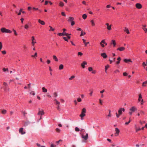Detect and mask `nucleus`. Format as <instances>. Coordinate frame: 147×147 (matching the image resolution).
Segmentation results:
<instances>
[{"label": "nucleus", "mask_w": 147, "mask_h": 147, "mask_svg": "<svg viewBox=\"0 0 147 147\" xmlns=\"http://www.w3.org/2000/svg\"><path fill=\"white\" fill-rule=\"evenodd\" d=\"M125 110V109L123 108H120L118 111V113H117V112L115 113L116 117L117 118L119 117L122 114V112H124Z\"/></svg>", "instance_id": "obj_1"}, {"label": "nucleus", "mask_w": 147, "mask_h": 147, "mask_svg": "<svg viewBox=\"0 0 147 147\" xmlns=\"http://www.w3.org/2000/svg\"><path fill=\"white\" fill-rule=\"evenodd\" d=\"M1 31L3 33H11V31L9 29H6L5 28H2L1 29Z\"/></svg>", "instance_id": "obj_2"}, {"label": "nucleus", "mask_w": 147, "mask_h": 147, "mask_svg": "<svg viewBox=\"0 0 147 147\" xmlns=\"http://www.w3.org/2000/svg\"><path fill=\"white\" fill-rule=\"evenodd\" d=\"M138 100L139 102H140V104L141 105H143L144 103V100L142 98V97L141 94H140L138 95Z\"/></svg>", "instance_id": "obj_3"}, {"label": "nucleus", "mask_w": 147, "mask_h": 147, "mask_svg": "<svg viewBox=\"0 0 147 147\" xmlns=\"http://www.w3.org/2000/svg\"><path fill=\"white\" fill-rule=\"evenodd\" d=\"M3 85L4 86L3 88L5 91L7 92L9 91V88L7 84L5 82H3Z\"/></svg>", "instance_id": "obj_4"}, {"label": "nucleus", "mask_w": 147, "mask_h": 147, "mask_svg": "<svg viewBox=\"0 0 147 147\" xmlns=\"http://www.w3.org/2000/svg\"><path fill=\"white\" fill-rule=\"evenodd\" d=\"M45 113L44 111L42 110H40V108L38 109V115H40L42 116Z\"/></svg>", "instance_id": "obj_5"}, {"label": "nucleus", "mask_w": 147, "mask_h": 147, "mask_svg": "<svg viewBox=\"0 0 147 147\" xmlns=\"http://www.w3.org/2000/svg\"><path fill=\"white\" fill-rule=\"evenodd\" d=\"M24 128L22 127L20 128L19 129V132L21 135H24L26 134V132L23 131Z\"/></svg>", "instance_id": "obj_6"}, {"label": "nucleus", "mask_w": 147, "mask_h": 147, "mask_svg": "<svg viewBox=\"0 0 147 147\" xmlns=\"http://www.w3.org/2000/svg\"><path fill=\"white\" fill-rule=\"evenodd\" d=\"M82 138L83 139H84L85 140H86L88 138V134L86 133V136H84L83 134L82 135Z\"/></svg>", "instance_id": "obj_7"}, {"label": "nucleus", "mask_w": 147, "mask_h": 147, "mask_svg": "<svg viewBox=\"0 0 147 147\" xmlns=\"http://www.w3.org/2000/svg\"><path fill=\"white\" fill-rule=\"evenodd\" d=\"M115 131L116 133L115 134V135L116 136H117L119 135V133L120 132V131L117 128H116L115 129Z\"/></svg>", "instance_id": "obj_8"}, {"label": "nucleus", "mask_w": 147, "mask_h": 147, "mask_svg": "<svg viewBox=\"0 0 147 147\" xmlns=\"http://www.w3.org/2000/svg\"><path fill=\"white\" fill-rule=\"evenodd\" d=\"M32 43L33 46H34V44L35 43H36V41H34L35 40L34 38V37L33 36L32 37Z\"/></svg>", "instance_id": "obj_9"}, {"label": "nucleus", "mask_w": 147, "mask_h": 147, "mask_svg": "<svg viewBox=\"0 0 147 147\" xmlns=\"http://www.w3.org/2000/svg\"><path fill=\"white\" fill-rule=\"evenodd\" d=\"M137 110V108L135 107H132L129 109L130 111H131L132 113L134 112L135 111H136Z\"/></svg>", "instance_id": "obj_10"}, {"label": "nucleus", "mask_w": 147, "mask_h": 147, "mask_svg": "<svg viewBox=\"0 0 147 147\" xmlns=\"http://www.w3.org/2000/svg\"><path fill=\"white\" fill-rule=\"evenodd\" d=\"M136 7L138 9H141L142 7V5L139 3H137L136 4Z\"/></svg>", "instance_id": "obj_11"}, {"label": "nucleus", "mask_w": 147, "mask_h": 147, "mask_svg": "<svg viewBox=\"0 0 147 147\" xmlns=\"http://www.w3.org/2000/svg\"><path fill=\"white\" fill-rule=\"evenodd\" d=\"M55 103L56 105H60V102L58 101L56 99H55L54 100Z\"/></svg>", "instance_id": "obj_12"}, {"label": "nucleus", "mask_w": 147, "mask_h": 147, "mask_svg": "<svg viewBox=\"0 0 147 147\" xmlns=\"http://www.w3.org/2000/svg\"><path fill=\"white\" fill-rule=\"evenodd\" d=\"M100 55L104 59H106L107 57V56L105 53H101Z\"/></svg>", "instance_id": "obj_13"}, {"label": "nucleus", "mask_w": 147, "mask_h": 147, "mask_svg": "<svg viewBox=\"0 0 147 147\" xmlns=\"http://www.w3.org/2000/svg\"><path fill=\"white\" fill-rule=\"evenodd\" d=\"M87 64V63L85 61H83L81 64V66L83 68H85V65Z\"/></svg>", "instance_id": "obj_14"}, {"label": "nucleus", "mask_w": 147, "mask_h": 147, "mask_svg": "<svg viewBox=\"0 0 147 147\" xmlns=\"http://www.w3.org/2000/svg\"><path fill=\"white\" fill-rule=\"evenodd\" d=\"M109 114L107 115V116L106 117V118L107 119H108L109 117H111L112 116V115H111V110H109Z\"/></svg>", "instance_id": "obj_15"}, {"label": "nucleus", "mask_w": 147, "mask_h": 147, "mask_svg": "<svg viewBox=\"0 0 147 147\" xmlns=\"http://www.w3.org/2000/svg\"><path fill=\"white\" fill-rule=\"evenodd\" d=\"M125 47H122L118 48V49H117V50H119V51H121L124 50H125Z\"/></svg>", "instance_id": "obj_16"}, {"label": "nucleus", "mask_w": 147, "mask_h": 147, "mask_svg": "<svg viewBox=\"0 0 147 147\" xmlns=\"http://www.w3.org/2000/svg\"><path fill=\"white\" fill-rule=\"evenodd\" d=\"M124 32H126L127 34H129L130 33L128 29L126 27L124 28Z\"/></svg>", "instance_id": "obj_17"}, {"label": "nucleus", "mask_w": 147, "mask_h": 147, "mask_svg": "<svg viewBox=\"0 0 147 147\" xmlns=\"http://www.w3.org/2000/svg\"><path fill=\"white\" fill-rule=\"evenodd\" d=\"M38 22L40 24L42 25H44L45 24V22L42 20H41L40 19L38 20Z\"/></svg>", "instance_id": "obj_18"}, {"label": "nucleus", "mask_w": 147, "mask_h": 147, "mask_svg": "<svg viewBox=\"0 0 147 147\" xmlns=\"http://www.w3.org/2000/svg\"><path fill=\"white\" fill-rule=\"evenodd\" d=\"M124 61L126 63H127L128 62H132V61L130 59H124Z\"/></svg>", "instance_id": "obj_19"}, {"label": "nucleus", "mask_w": 147, "mask_h": 147, "mask_svg": "<svg viewBox=\"0 0 147 147\" xmlns=\"http://www.w3.org/2000/svg\"><path fill=\"white\" fill-rule=\"evenodd\" d=\"M74 18L73 17H69V19L68 20V22H72L73 21Z\"/></svg>", "instance_id": "obj_20"}, {"label": "nucleus", "mask_w": 147, "mask_h": 147, "mask_svg": "<svg viewBox=\"0 0 147 147\" xmlns=\"http://www.w3.org/2000/svg\"><path fill=\"white\" fill-rule=\"evenodd\" d=\"M85 116V114L82 113H81V114L80 115V116L81 117V119L83 120V118Z\"/></svg>", "instance_id": "obj_21"}, {"label": "nucleus", "mask_w": 147, "mask_h": 147, "mask_svg": "<svg viewBox=\"0 0 147 147\" xmlns=\"http://www.w3.org/2000/svg\"><path fill=\"white\" fill-rule=\"evenodd\" d=\"M53 59L56 61H58V59L57 58V57L55 55H53Z\"/></svg>", "instance_id": "obj_22"}, {"label": "nucleus", "mask_w": 147, "mask_h": 147, "mask_svg": "<svg viewBox=\"0 0 147 147\" xmlns=\"http://www.w3.org/2000/svg\"><path fill=\"white\" fill-rule=\"evenodd\" d=\"M90 22L91 23L92 26H95V23H94L93 20H91L90 21Z\"/></svg>", "instance_id": "obj_23"}, {"label": "nucleus", "mask_w": 147, "mask_h": 147, "mask_svg": "<svg viewBox=\"0 0 147 147\" xmlns=\"http://www.w3.org/2000/svg\"><path fill=\"white\" fill-rule=\"evenodd\" d=\"M42 92H47V89L44 87H43L42 88Z\"/></svg>", "instance_id": "obj_24"}, {"label": "nucleus", "mask_w": 147, "mask_h": 147, "mask_svg": "<svg viewBox=\"0 0 147 147\" xmlns=\"http://www.w3.org/2000/svg\"><path fill=\"white\" fill-rule=\"evenodd\" d=\"M111 44H113L114 47H115L116 45L115 41V40H112L111 41Z\"/></svg>", "instance_id": "obj_25"}, {"label": "nucleus", "mask_w": 147, "mask_h": 147, "mask_svg": "<svg viewBox=\"0 0 147 147\" xmlns=\"http://www.w3.org/2000/svg\"><path fill=\"white\" fill-rule=\"evenodd\" d=\"M63 68V65L62 64H61L59 65V70L62 69Z\"/></svg>", "instance_id": "obj_26"}, {"label": "nucleus", "mask_w": 147, "mask_h": 147, "mask_svg": "<svg viewBox=\"0 0 147 147\" xmlns=\"http://www.w3.org/2000/svg\"><path fill=\"white\" fill-rule=\"evenodd\" d=\"M86 34V33L83 31V30L81 31L80 36H82Z\"/></svg>", "instance_id": "obj_27"}, {"label": "nucleus", "mask_w": 147, "mask_h": 147, "mask_svg": "<svg viewBox=\"0 0 147 147\" xmlns=\"http://www.w3.org/2000/svg\"><path fill=\"white\" fill-rule=\"evenodd\" d=\"M86 112V110L85 108H83L82 110V113L85 114Z\"/></svg>", "instance_id": "obj_28"}, {"label": "nucleus", "mask_w": 147, "mask_h": 147, "mask_svg": "<svg viewBox=\"0 0 147 147\" xmlns=\"http://www.w3.org/2000/svg\"><path fill=\"white\" fill-rule=\"evenodd\" d=\"M59 5L60 7H63L64 5V4L62 2L60 1L59 4Z\"/></svg>", "instance_id": "obj_29"}, {"label": "nucleus", "mask_w": 147, "mask_h": 147, "mask_svg": "<svg viewBox=\"0 0 147 147\" xmlns=\"http://www.w3.org/2000/svg\"><path fill=\"white\" fill-rule=\"evenodd\" d=\"M109 66L108 65H107L105 66V70L106 73H107V69L109 67Z\"/></svg>", "instance_id": "obj_30"}, {"label": "nucleus", "mask_w": 147, "mask_h": 147, "mask_svg": "<svg viewBox=\"0 0 147 147\" xmlns=\"http://www.w3.org/2000/svg\"><path fill=\"white\" fill-rule=\"evenodd\" d=\"M62 34H62L63 36H67V35H71V34H68L67 33H66L65 32H63L62 33Z\"/></svg>", "instance_id": "obj_31"}, {"label": "nucleus", "mask_w": 147, "mask_h": 147, "mask_svg": "<svg viewBox=\"0 0 147 147\" xmlns=\"http://www.w3.org/2000/svg\"><path fill=\"white\" fill-rule=\"evenodd\" d=\"M53 96L54 97H56L58 96L57 93L56 92H54L53 93Z\"/></svg>", "instance_id": "obj_32"}, {"label": "nucleus", "mask_w": 147, "mask_h": 147, "mask_svg": "<svg viewBox=\"0 0 147 147\" xmlns=\"http://www.w3.org/2000/svg\"><path fill=\"white\" fill-rule=\"evenodd\" d=\"M6 112H7L6 110H5V109L2 110L1 111L2 113L4 114H5L6 113Z\"/></svg>", "instance_id": "obj_33"}, {"label": "nucleus", "mask_w": 147, "mask_h": 147, "mask_svg": "<svg viewBox=\"0 0 147 147\" xmlns=\"http://www.w3.org/2000/svg\"><path fill=\"white\" fill-rule=\"evenodd\" d=\"M111 25L107 27V28L108 30H111Z\"/></svg>", "instance_id": "obj_34"}, {"label": "nucleus", "mask_w": 147, "mask_h": 147, "mask_svg": "<svg viewBox=\"0 0 147 147\" xmlns=\"http://www.w3.org/2000/svg\"><path fill=\"white\" fill-rule=\"evenodd\" d=\"M87 16L86 14H84L82 15V18L84 19H85L87 18Z\"/></svg>", "instance_id": "obj_35"}, {"label": "nucleus", "mask_w": 147, "mask_h": 147, "mask_svg": "<svg viewBox=\"0 0 147 147\" xmlns=\"http://www.w3.org/2000/svg\"><path fill=\"white\" fill-rule=\"evenodd\" d=\"M13 31L14 32V35H15V36H17L18 34L17 33L16 30H15L14 29H13Z\"/></svg>", "instance_id": "obj_36"}, {"label": "nucleus", "mask_w": 147, "mask_h": 147, "mask_svg": "<svg viewBox=\"0 0 147 147\" xmlns=\"http://www.w3.org/2000/svg\"><path fill=\"white\" fill-rule=\"evenodd\" d=\"M37 53H35V54L34 55H32L31 56V57H37Z\"/></svg>", "instance_id": "obj_37"}, {"label": "nucleus", "mask_w": 147, "mask_h": 147, "mask_svg": "<svg viewBox=\"0 0 147 147\" xmlns=\"http://www.w3.org/2000/svg\"><path fill=\"white\" fill-rule=\"evenodd\" d=\"M29 27V25L28 24H26L24 26V28L26 29H28Z\"/></svg>", "instance_id": "obj_38"}, {"label": "nucleus", "mask_w": 147, "mask_h": 147, "mask_svg": "<svg viewBox=\"0 0 147 147\" xmlns=\"http://www.w3.org/2000/svg\"><path fill=\"white\" fill-rule=\"evenodd\" d=\"M49 27L50 28V29L49 30V31H53L54 30V29L51 26H49Z\"/></svg>", "instance_id": "obj_39"}, {"label": "nucleus", "mask_w": 147, "mask_h": 147, "mask_svg": "<svg viewBox=\"0 0 147 147\" xmlns=\"http://www.w3.org/2000/svg\"><path fill=\"white\" fill-rule=\"evenodd\" d=\"M29 124V123L28 122H25L24 125V126H26Z\"/></svg>", "instance_id": "obj_40"}, {"label": "nucleus", "mask_w": 147, "mask_h": 147, "mask_svg": "<svg viewBox=\"0 0 147 147\" xmlns=\"http://www.w3.org/2000/svg\"><path fill=\"white\" fill-rule=\"evenodd\" d=\"M144 84H147V81H145V82H143V83L142 84V86H146V85H144Z\"/></svg>", "instance_id": "obj_41"}, {"label": "nucleus", "mask_w": 147, "mask_h": 147, "mask_svg": "<svg viewBox=\"0 0 147 147\" xmlns=\"http://www.w3.org/2000/svg\"><path fill=\"white\" fill-rule=\"evenodd\" d=\"M100 44L102 47H105V45L103 44V42H102V41L100 42Z\"/></svg>", "instance_id": "obj_42"}, {"label": "nucleus", "mask_w": 147, "mask_h": 147, "mask_svg": "<svg viewBox=\"0 0 147 147\" xmlns=\"http://www.w3.org/2000/svg\"><path fill=\"white\" fill-rule=\"evenodd\" d=\"M62 140H60L59 141H57L56 142V143L57 144V145H58L59 144L60 142H61Z\"/></svg>", "instance_id": "obj_43"}, {"label": "nucleus", "mask_w": 147, "mask_h": 147, "mask_svg": "<svg viewBox=\"0 0 147 147\" xmlns=\"http://www.w3.org/2000/svg\"><path fill=\"white\" fill-rule=\"evenodd\" d=\"M88 70L89 71H92L93 70L92 68L91 67H89L88 68Z\"/></svg>", "instance_id": "obj_44"}, {"label": "nucleus", "mask_w": 147, "mask_h": 147, "mask_svg": "<svg viewBox=\"0 0 147 147\" xmlns=\"http://www.w3.org/2000/svg\"><path fill=\"white\" fill-rule=\"evenodd\" d=\"M102 42H103V43L105 45H107V43L105 42V40H102Z\"/></svg>", "instance_id": "obj_45"}, {"label": "nucleus", "mask_w": 147, "mask_h": 147, "mask_svg": "<svg viewBox=\"0 0 147 147\" xmlns=\"http://www.w3.org/2000/svg\"><path fill=\"white\" fill-rule=\"evenodd\" d=\"M3 47V45L1 42H0V51Z\"/></svg>", "instance_id": "obj_46"}, {"label": "nucleus", "mask_w": 147, "mask_h": 147, "mask_svg": "<svg viewBox=\"0 0 147 147\" xmlns=\"http://www.w3.org/2000/svg\"><path fill=\"white\" fill-rule=\"evenodd\" d=\"M74 78L75 76H72L69 78V80H71L73 79Z\"/></svg>", "instance_id": "obj_47"}, {"label": "nucleus", "mask_w": 147, "mask_h": 147, "mask_svg": "<svg viewBox=\"0 0 147 147\" xmlns=\"http://www.w3.org/2000/svg\"><path fill=\"white\" fill-rule=\"evenodd\" d=\"M77 101L79 102H81L82 101V99L80 97H78L77 98Z\"/></svg>", "instance_id": "obj_48"}, {"label": "nucleus", "mask_w": 147, "mask_h": 147, "mask_svg": "<svg viewBox=\"0 0 147 147\" xmlns=\"http://www.w3.org/2000/svg\"><path fill=\"white\" fill-rule=\"evenodd\" d=\"M141 130V129L140 128H137L136 127V132H137L138 131Z\"/></svg>", "instance_id": "obj_49"}, {"label": "nucleus", "mask_w": 147, "mask_h": 147, "mask_svg": "<svg viewBox=\"0 0 147 147\" xmlns=\"http://www.w3.org/2000/svg\"><path fill=\"white\" fill-rule=\"evenodd\" d=\"M75 130L76 131H80L79 129L77 127L75 128Z\"/></svg>", "instance_id": "obj_50"}, {"label": "nucleus", "mask_w": 147, "mask_h": 147, "mask_svg": "<svg viewBox=\"0 0 147 147\" xmlns=\"http://www.w3.org/2000/svg\"><path fill=\"white\" fill-rule=\"evenodd\" d=\"M56 108L58 110H59V111L60 110V108L59 107V105H57V107H56Z\"/></svg>", "instance_id": "obj_51"}, {"label": "nucleus", "mask_w": 147, "mask_h": 147, "mask_svg": "<svg viewBox=\"0 0 147 147\" xmlns=\"http://www.w3.org/2000/svg\"><path fill=\"white\" fill-rule=\"evenodd\" d=\"M131 117H130L129 118V121H128V122H126L125 123V124L126 125H128L130 122H131V120L130 119Z\"/></svg>", "instance_id": "obj_52"}, {"label": "nucleus", "mask_w": 147, "mask_h": 147, "mask_svg": "<svg viewBox=\"0 0 147 147\" xmlns=\"http://www.w3.org/2000/svg\"><path fill=\"white\" fill-rule=\"evenodd\" d=\"M142 28L144 30L145 32H147V28Z\"/></svg>", "instance_id": "obj_53"}, {"label": "nucleus", "mask_w": 147, "mask_h": 147, "mask_svg": "<svg viewBox=\"0 0 147 147\" xmlns=\"http://www.w3.org/2000/svg\"><path fill=\"white\" fill-rule=\"evenodd\" d=\"M140 123L142 125L143 123H145V121H140Z\"/></svg>", "instance_id": "obj_54"}, {"label": "nucleus", "mask_w": 147, "mask_h": 147, "mask_svg": "<svg viewBox=\"0 0 147 147\" xmlns=\"http://www.w3.org/2000/svg\"><path fill=\"white\" fill-rule=\"evenodd\" d=\"M3 71L4 72H5L6 71H8V69L7 68L5 69V68H4L3 69Z\"/></svg>", "instance_id": "obj_55"}, {"label": "nucleus", "mask_w": 147, "mask_h": 147, "mask_svg": "<svg viewBox=\"0 0 147 147\" xmlns=\"http://www.w3.org/2000/svg\"><path fill=\"white\" fill-rule=\"evenodd\" d=\"M55 130L56 131L58 132H59L60 131V129L58 128H56Z\"/></svg>", "instance_id": "obj_56"}, {"label": "nucleus", "mask_w": 147, "mask_h": 147, "mask_svg": "<svg viewBox=\"0 0 147 147\" xmlns=\"http://www.w3.org/2000/svg\"><path fill=\"white\" fill-rule=\"evenodd\" d=\"M82 55H83L82 53L81 52H79L78 53V55L82 56Z\"/></svg>", "instance_id": "obj_57"}, {"label": "nucleus", "mask_w": 147, "mask_h": 147, "mask_svg": "<svg viewBox=\"0 0 147 147\" xmlns=\"http://www.w3.org/2000/svg\"><path fill=\"white\" fill-rule=\"evenodd\" d=\"M1 52L3 54H5L6 53V52L5 51H2Z\"/></svg>", "instance_id": "obj_58"}, {"label": "nucleus", "mask_w": 147, "mask_h": 147, "mask_svg": "<svg viewBox=\"0 0 147 147\" xmlns=\"http://www.w3.org/2000/svg\"><path fill=\"white\" fill-rule=\"evenodd\" d=\"M23 47L24 49L25 50L26 49H27V47H26V46L25 45H23Z\"/></svg>", "instance_id": "obj_59"}, {"label": "nucleus", "mask_w": 147, "mask_h": 147, "mask_svg": "<svg viewBox=\"0 0 147 147\" xmlns=\"http://www.w3.org/2000/svg\"><path fill=\"white\" fill-rule=\"evenodd\" d=\"M61 15L63 16H66V15L65 14V13L64 12H61Z\"/></svg>", "instance_id": "obj_60"}, {"label": "nucleus", "mask_w": 147, "mask_h": 147, "mask_svg": "<svg viewBox=\"0 0 147 147\" xmlns=\"http://www.w3.org/2000/svg\"><path fill=\"white\" fill-rule=\"evenodd\" d=\"M140 113L142 115H143L144 114V111H140Z\"/></svg>", "instance_id": "obj_61"}, {"label": "nucleus", "mask_w": 147, "mask_h": 147, "mask_svg": "<svg viewBox=\"0 0 147 147\" xmlns=\"http://www.w3.org/2000/svg\"><path fill=\"white\" fill-rule=\"evenodd\" d=\"M105 90L103 89L102 90L100 91V93L102 94L103 92H105Z\"/></svg>", "instance_id": "obj_62"}, {"label": "nucleus", "mask_w": 147, "mask_h": 147, "mask_svg": "<svg viewBox=\"0 0 147 147\" xmlns=\"http://www.w3.org/2000/svg\"><path fill=\"white\" fill-rule=\"evenodd\" d=\"M77 30L78 31H81L82 30L81 28H77Z\"/></svg>", "instance_id": "obj_63"}, {"label": "nucleus", "mask_w": 147, "mask_h": 147, "mask_svg": "<svg viewBox=\"0 0 147 147\" xmlns=\"http://www.w3.org/2000/svg\"><path fill=\"white\" fill-rule=\"evenodd\" d=\"M71 22V26H73L75 24V22L74 21H73Z\"/></svg>", "instance_id": "obj_64"}]
</instances>
